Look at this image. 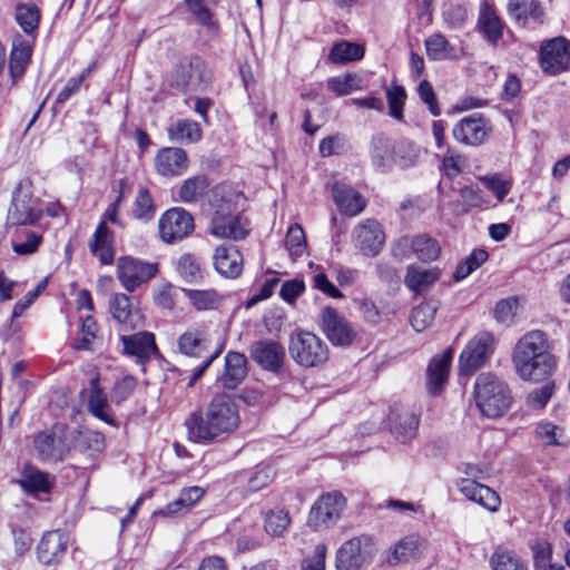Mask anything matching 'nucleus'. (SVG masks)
<instances>
[{"label": "nucleus", "instance_id": "obj_16", "mask_svg": "<svg viewBox=\"0 0 570 570\" xmlns=\"http://www.w3.org/2000/svg\"><path fill=\"white\" fill-rule=\"evenodd\" d=\"M355 247L365 256H376L384 246L385 233L381 224L374 219L360 223L352 234Z\"/></svg>", "mask_w": 570, "mask_h": 570}, {"label": "nucleus", "instance_id": "obj_45", "mask_svg": "<svg viewBox=\"0 0 570 570\" xmlns=\"http://www.w3.org/2000/svg\"><path fill=\"white\" fill-rule=\"evenodd\" d=\"M156 214V205L150 191L146 187L138 189L131 209L135 219L147 223L150 222Z\"/></svg>", "mask_w": 570, "mask_h": 570}, {"label": "nucleus", "instance_id": "obj_18", "mask_svg": "<svg viewBox=\"0 0 570 570\" xmlns=\"http://www.w3.org/2000/svg\"><path fill=\"white\" fill-rule=\"evenodd\" d=\"M16 483L26 494L37 498L39 494L50 493L55 476L32 464H24Z\"/></svg>", "mask_w": 570, "mask_h": 570}, {"label": "nucleus", "instance_id": "obj_23", "mask_svg": "<svg viewBox=\"0 0 570 570\" xmlns=\"http://www.w3.org/2000/svg\"><path fill=\"white\" fill-rule=\"evenodd\" d=\"M184 3L194 20L205 29L207 39L217 41L220 37V24L207 2L205 0H184Z\"/></svg>", "mask_w": 570, "mask_h": 570}, {"label": "nucleus", "instance_id": "obj_60", "mask_svg": "<svg viewBox=\"0 0 570 570\" xmlns=\"http://www.w3.org/2000/svg\"><path fill=\"white\" fill-rule=\"evenodd\" d=\"M137 381L131 375H124L118 379L110 391L111 401L116 404H120L127 400L135 391Z\"/></svg>", "mask_w": 570, "mask_h": 570}, {"label": "nucleus", "instance_id": "obj_46", "mask_svg": "<svg viewBox=\"0 0 570 570\" xmlns=\"http://www.w3.org/2000/svg\"><path fill=\"white\" fill-rule=\"evenodd\" d=\"M425 48L429 58L433 60H445L454 58V48L441 33H433L425 40Z\"/></svg>", "mask_w": 570, "mask_h": 570}, {"label": "nucleus", "instance_id": "obj_28", "mask_svg": "<svg viewBox=\"0 0 570 570\" xmlns=\"http://www.w3.org/2000/svg\"><path fill=\"white\" fill-rule=\"evenodd\" d=\"M247 376L246 356L238 352H228L225 356V370L218 381L224 389H236Z\"/></svg>", "mask_w": 570, "mask_h": 570}, {"label": "nucleus", "instance_id": "obj_42", "mask_svg": "<svg viewBox=\"0 0 570 570\" xmlns=\"http://www.w3.org/2000/svg\"><path fill=\"white\" fill-rule=\"evenodd\" d=\"M490 566L492 570H528L514 550L503 546H498L491 558Z\"/></svg>", "mask_w": 570, "mask_h": 570}, {"label": "nucleus", "instance_id": "obj_59", "mask_svg": "<svg viewBox=\"0 0 570 570\" xmlns=\"http://www.w3.org/2000/svg\"><path fill=\"white\" fill-rule=\"evenodd\" d=\"M347 139L342 134H334L323 138L318 145V153L322 157L341 155L345 151Z\"/></svg>", "mask_w": 570, "mask_h": 570}, {"label": "nucleus", "instance_id": "obj_7", "mask_svg": "<svg viewBox=\"0 0 570 570\" xmlns=\"http://www.w3.org/2000/svg\"><path fill=\"white\" fill-rule=\"evenodd\" d=\"M41 217L37 200L32 197L31 185L27 180L19 181L12 193L11 206L8 210V223L11 225H32Z\"/></svg>", "mask_w": 570, "mask_h": 570}, {"label": "nucleus", "instance_id": "obj_58", "mask_svg": "<svg viewBox=\"0 0 570 570\" xmlns=\"http://www.w3.org/2000/svg\"><path fill=\"white\" fill-rule=\"evenodd\" d=\"M556 390L553 382H547L542 386L531 391L525 400L527 405L533 410H542L546 407Z\"/></svg>", "mask_w": 570, "mask_h": 570}, {"label": "nucleus", "instance_id": "obj_29", "mask_svg": "<svg viewBox=\"0 0 570 570\" xmlns=\"http://www.w3.org/2000/svg\"><path fill=\"white\" fill-rule=\"evenodd\" d=\"M250 355L262 367L276 371L284 360L283 347L274 341H259L252 345Z\"/></svg>", "mask_w": 570, "mask_h": 570}, {"label": "nucleus", "instance_id": "obj_41", "mask_svg": "<svg viewBox=\"0 0 570 570\" xmlns=\"http://www.w3.org/2000/svg\"><path fill=\"white\" fill-rule=\"evenodd\" d=\"M183 293L197 311L216 309L224 301L215 289H183Z\"/></svg>", "mask_w": 570, "mask_h": 570}, {"label": "nucleus", "instance_id": "obj_13", "mask_svg": "<svg viewBox=\"0 0 570 570\" xmlns=\"http://www.w3.org/2000/svg\"><path fill=\"white\" fill-rule=\"evenodd\" d=\"M38 456L43 461H61L69 452L66 426L57 424L50 432H41L35 438Z\"/></svg>", "mask_w": 570, "mask_h": 570}, {"label": "nucleus", "instance_id": "obj_35", "mask_svg": "<svg viewBox=\"0 0 570 570\" xmlns=\"http://www.w3.org/2000/svg\"><path fill=\"white\" fill-rule=\"evenodd\" d=\"M507 11L510 18L521 26L530 19L541 22L544 14L538 0H508Z\"/></svg>", "mask_w": 570, "mask_h": 570}, {"label": "nucleus", "instance_id": "obj_19", "mask_svg": "<svg viewBox=\"0 0 570 570\" xmlns=\"http://www.w3.org/2000/svg\"><path fill=\"white\" fill-rule=\"evenodd\" d=\"M213 266L223 277L235 278L243 271V256L236 246L222 244L214 250Z\"/></svg>", "mask_w": 570, "mask_h": 570}, {"label": "nucleus", "instance_id": "obj_40", "mask_svg": "<svg viewBox=\"0 0 570 570\" xmlns=\"http://www.w3.org/2000/svg\"><path fill=\"white\" fill-rule=\"evenodd\" d=\"M202 134L199 124L190 119H180L168 128L169 139L180 144H195L202 138Z\"/></svg>", "mask_w": 570, "mask_h": 570}, {"label": "nucleus", "instance_id": "obj_34", "mask_svg": "<svg viewBox=\"0 0 570 570\" xmlns=\"http://www.w3.org/2000/svg\"><path fill=\"white\" fill-rule=\"evenodd\" d=\"M424 548L419 535H407L397 541L387 552L386 561L391 566L405 563L415 558Z\"/></svg>", "mask_w": 570, "mask_h": 570}, {"label": "nucleus", "instance_id": "obj_26", "mask_svg": "<svg viewBox=\"0 0 570 570\" xmlns=\"http://www.w3.org/2000/svg\"><path fill=\"white\" fill-rule=\"evenodd\" d=\"M88 411L91 415L109 425L114 426L116 424L107 395L100 386L98 373L89 381Z\"/></svg>", "mask_w": 570, "mask_h": 570}, {"label": "nucleus", "instance_id": "obj_62", "mask_svg": "<svg viewBox=\"0 0 570 570\" xmlns=\"http://www.w3.org/2000/svg\"><path fill=\"white\" fill-rule=\"evenodd\" d=\"M417 426V416L413 413H409L404 415L403 422L394 425L393 433L400 442L406 443L416 435Z\"/></svg>", "mask_w": 570, "mask_h": 570}, {"label": "nucleus", "instance_id": "obj_33", "mask_svg": "<svg viewBox=\"0 0 570 570\" xmlns=\"http://www.w3.org/2000/svg\"><path fill=\"white\" fill-rule=\"evenodd\" d=\"M67 537L65 533L56 530L47 532L37 547V554L40 562L51 564L55 560L65 553L67 549Z\"/></svg>", "mask_w": 570, "mask_h": 570}, {"label": "nucleus", "instance_id": "obj_51", "mask_svg": "<svg viewBox=\"0 0 570 570\" xmlns=\"http://www.w3.org/2000/svg\"><path fill=\"white\" fill-rule=\"evenodd\" d=\"M441 247L439 243L426 234L415 235L414 256L422 262H433L439 258Z\"/></svg>", "mask_w": 570, "mask_h": 570}, {"label": "nucleus", "instance_id": "obj_20", "mask_svg": "<svg viewBox=\"0 0 570 570\" xmlns=\"http://www.w3.org/2000/svg\"><path fill=\"white\" fill-rule=\"evenodd\" d=\"M459 491L470 501L484 509L494 512L501 504V499L495 491L476 481L465 478L458 483Z\"/></svg>", "mask_w": 570, "mask_h": 570}, {"label": "nucleus", "instance_id": "obj_4", "mask_svg": "<svg viewBox=\"0 0 570 570\" xmlns=\"http://www.w3.org/2000/svg\"><path fill=\"white\" fill-rule=\"evenodd\" d=\"M474 395L481 413L491 419L502 416L512 403L509 386L490 373H482L476 377Z\"/></svg>", "mask_w": 570, "mask_h": 570}, {"label": "nucleus", "instance_id": "obj_2", "mask_svg": "<svg viewBox=\"0 0 570 570\" xmlns=\"http://www.w3.org/2000/svg\"><path fill=\"white\" fill-rule=\"evenodd\" d=\"M512 362L517 375L522 381L533 383L547 380L557 368V358L550 351L549 341L539 330L530 331L519 338Z\"/></svg>", "mask_w": 570, "mask_h": 570}, {"label": "nucleus", "instance_id": "obj_11", "mask_svg": "<svg viewBox=\"0 0 570 570\" xmlns=\"http://www.w3.org/2000/svg\"><path fill=\"white\" fill-rule=\"evenodd\" d=\"M374 553V544L368 537H355L345 541L336 553L337 570H360L368 563Z\"/></svg>", "mask_w": 570, "mask_h": 570}, {"label": "nucleus", "instance_id": "obj_9", "mask_svg": "<svg viewBox=\"0 0 570 570\" xmlns=\"http://www.w3.org/2000/svg\"><path fill=\"white\" fill-rule=\"evenodd\" d=\"M494 350V336L490 332L476 334L465 345L459 356L460 373L464 375L473 374L480 368Z\"/></svg>", "mask_w": 570, "mask_h": 570}, {"label": "nucleus", "instance_id": "obj_39", "mask_svg": "<svg viewBox=\"0 0 570 570\" xmlns=\"http://www.w3.org/2000/svg\"><path fill=\"white\" fill-rule=\"evenodd\" d=\"M32 42L17 35L9 55V71H24L31 60Z\"/></svg>", "mask_w": 570, "mask_h": 570}, {"label": "nucleus", "instance_id": "obj_27", "mask_svg": "<svg viewBox=\"0 0 570 570\" xmlns=\"http://www.w3.org/2000/svg\"><path fill=\"white\" fill-rule=\"evenodd\" d=\"M124 352L136 357L138 362H145L156 351L155 336L150 332H138L131 335L120 336Z\"/></svg>", "mask_w": 570, "mask_h": 570}, {"label": "nucleus", "instance_id": "obj_32", "mask_svg": "<svg viewBox=\"0 0 570 570\" xmlns=\"http://www.w3.org/2000/svg\"><path fill=\"white\" fill-rule=\"evenodd\" d=\"M478 26L490 43L497 45L501 40L504 24L488 1L480 4Z\"/></svg>", "mask_w": 570, "mask_h": 570}, {"label": "nucleus", "instance_id": "obj_10", "mask_svg": "<svg viewBox=\"0 0 570 570\" xmlns=\"http://www.w3.org/2000/svg\"><path fill=\"white\" fill-rule=\"evenodd\" d=\"M158 271L156 263H150L132 256H121L117 262V277L124 288L134 292L141 284L153 278Z\"/></svg>", "mask_w": 570, "mask_h": 570}, {"label": "nucleus", "instance_id": "obj_61", "mask_svg": "<svg viewBox=\"0 0 570 570\" xmlns=\"http://www.w3.org/2000/svg\"><path fill=\"white\" fill-rule=\"evenodd\" d=\"M275 476V472L271 466H258L247 479V490L250 492L259 491L266 488Z\"/></svg>", "mask_w": 570, "mask_h": 570}, {"label": "nucleus", "instance_id": "obj_30", "mask_svg": "<svg viewBox=\"0 0 570 570\" xmlns=\"http://www.w3.org/2000/svg\"><path fill=\"white\" fill-rule=\"evenodd\" d=\"M333 197L340 210L348 216L358 215L366 205L364 197L353 187L343 183H335Z\"/></svg>", "mask_w": 570, "mask_h": 570}, {"label": "nucleus", "instance_id": "obj_57", "mask_svg": "<svg viewBox=\"0 0 570 570\" xmlns=\"http://www.w3.org/2000/svg\"><path fill=\"white\" fill-rule=\"evenodd\" d=\"M98 326L92 316L82 318L79 337L73 343V348L89 351L92 347V342L96 338Z\"/></svg>", "mask_w": 570, "mask_h": 570}, {"label": "nucleus", "instance_id": "obj_36", "mask_svg": "<svg viewBox=\"0 0 570 570\" xmlns=\"http://www.w3.org/2000/svg\"><path fill=\"white\" fill-rule=\"evenodd\" d=\"M205 494V490L194 485L185 488L180 491L178 498L168 503L164 509L155 512L156 515L173 517L178 513L187 512L193 508Z\"/></svg>", "mask_w": 570, "mask_h": 570}, {"label": "nucleus", "instance_id": "obj_44", "mask_svg": "<svg viewBox=\"0 0 570 570\" xmlns=\"http://www.w3.org/2000/svg\"><path fill=\"white\" fill-rule=\"evenodd\" d=\"M209 187L208 178L205 175L189 177L183 181L178 196L184 203H191L200 199Z\"/></svg>", "mask_w": 570, "mask_h": 570}, {"label": "nucleus", "instance_id": "obj_6", "mask_svg": "<svg viewBox=\"0 0 570 570\" xmlns=\"http://www.w3.org/2000/svg\"><path fill=\"white\" fill-rule=\"evenodd\" d=\"M288 351L292 358L305 367H314L328 358V347L312 332L298 330L291 334Z\"/></svg>", "mask_w": 570, "mask_h": 570}, {"label": "nucleus", "instance_id": "obj_15", "mask_svg": "<svg viewBox=\"0 0 570 570\" xmlns=\"http://www.w3.org/2000/svg\"><path fill=\"white\" fill-rule=\"evenodd\" d=\"M540 65L543 71H568L570 69V40L556 37L541 43Z\"/></svg>", "mask_w": 570, "mask_h": 570}, {"label": "nucleus", "instance_id": "obj_24", "mask_svg": "<svg viewBox=\"0 0 570 570\" xmlns=\"http://www.w3.org/2000/svg\"><path fill=\"white\" fill-rule=\"evenodd\" d=\"M442 271L436 267H422L411 264L406 268L404 277L405 286L415 294L428 292L440 278Z\"/></svg>", "mask_w": 570, "mask_h": 570}, {"label": "nucleus", "instance_id": "obj_37", "mask_svg": "<svg viewBox=\"0 0 570 570\" xmlns=\"http://www.w3.org/2000/svg\"><path fill=\"white\" fill-rule=\"evenodd\" d=\"M176 271L186 283H200L206 276V268L200 258L193 253H184L176 261Z\"/></svg>", "mask_w": 570, "mask_h": 570}, {"label": "nucleus", "instance_id": "obj_56", "mask_svg": "<svg viewBox=\"0 0 570 570\" xmlns=\"http://www.w3.org/2000/svg\"><path fill=\"white\" fill-rule=\"evenodd\" d=\"M487 189L492 191L498 202H502L510 193L512 183L501 174L485 175L479 178Z\"/></svg>", "mask_w": 570, "mask_h": 570}, {"label": "nucleus", "instance_id": "obj_38", "mask_svg": "<svg viewBox=\"0 0 570 570\" xmlns=\"http://www.w3.org/2000/svg\"><path fill=\"white\" fill-rule=\"evenodd\" d=\"M40 18L41 12L33 3L19 2L14 7V19L17 23L27 36L33 39L39 28Z\"/></svg>", "mask_w": 570, "mask_h": 570}, {"label": "nucleus", "instance_id": "obj_21", "mask_svg": "<svg viewBox=\"0 0 570 570\" xmlns=\"http://www.w3.org/2000/svg\"><path fill=\"white\" fill-rule=\"evenodd\" d=\"M489 131L482 117H466L454 126L453 137L464 145L479 146L485 141Z\"/></svg>", "mask_w": 570, "mask_h": 570}, {"label": "nucleus", "instance_id": "obj_43", "mask_svg": "<svg viewBox=\"0 0 570 570\" xmlns=\"http://www.w3.org/2000/svg\"><path fill=\"white\" fill-rule=\"evenodd\" d=\"M371 157L374 166L386 169L393 163V148L390 139L382 135L373 137L371 142Z\"/></svg>", "mask_w": 570, "mask_h": 570}, {"label": "nucleus", "instance_id": "obj_1", "mask_svg": "<svg viewBox=\"0 0 570 570\" xmlns=\"http://www.w3.org/2000/svg\"><path fill=\"white\" fill-rule=\"evenodd\" d=\"M240 424L238 406L226 393H217L204 412H193L185 421L189 439L213 443L233 434Z\"/></svg>", "mask_w": 570, "mask_h": 570}, {"label": "nucleus", "instance_id": "obj_49", "mask_svg": "<svg viewBox=\"0 0 570 570\" xmlns=\"http://www.w3.org/2000/svg\"><path fill=\"white\" fill-rule=\"evenodd\" d=\"M289 524L291 517L288 512L282 509L268 511L264 519L265 531L274 538L283 537Z\"/></svg>", "mask_w": 570, "mask_h": 570}, {"label": "nucleus", "instance_id": "obj_31", "mask_svg": "<svg viewBox=\"0 0 570 570\" xmlns=\"http://www.w3.org/2000/svg\"><path fill=\"white\" fill-rule=\"evenodd\" d=\"M89 248L91 254L98 257L102 265L112 264L115 259L114 235L105 222L97 226Z\"/></svg>", "mask_w": 570, "mask_h": 570}, {"label": "nucleus", "instance_id": "obj_3", "mask_svg": "<svg viewBox=\"0 0 570 570\" xmlns=\"http://www.w3.org/2000/svg\"><path fill=\"white\" fill-rule=\"evenodd\" d=\"M238 194L217 186L213 190L212 205L215 207L209 233L218 238L243 239L248 234V224L240 215L233 213Z\"/></svg>", "mask_w": 570, "mask_h": 570}, {"label": "nucleus", "instance_id": "obj_64", "mask_svg": "<svg viewBox=\"0 0 570 570\" xmlns=\"http://www.w3.org/2000/svg\"><path fill=\"white\" fill-rule=\"evenodd\" d=\"M305 291V283L302 279L294 278L282 284L279 296L286 303H294Z\"/></svg>", "mask_w": 570, "mask_h": 570}, {"label": "nucleus", "instance_id": "obj_17", "mask_svg": "<svg viewBox=\"0 0 570 570\" xmlns=\"http://www.w3.org/2000/svg\"><path fill=\"white\" fill-rule=\"evenodd\" d=\"M154 166L156 173L163 177H178L188 169L189 158L183 148L164 147L158 150Z\"/></svg>", "mask_w": 570, "mask_h": 570}, {"label": "nucleus", "instance_id": "obj_52", "mask_svg": "<svg viewBox=\"0 0 570 570\" xmlns=\"http://www.w3.org/2000/svg\"><path fill=\"white\" fill-rule=\"evenodd\" d=\"M42 242V234L33 230H21L12 240V249L17 255L36 253Z\"/></svg>", "mask_w": 570, "mask_h": 570}, {"label": "nucleus", "instance_id": "obj_53", "mask_svg": "<svg viewBox=\"0 0 570 570\" xmlns=\"http://www.w3.org/2000/svg\"><path fill=\"white\" fill-rule=\"evenodd\" d=\"M535 433L544 445L567 446L568 444V439L563 436L561 429L551 422H540L537 425Z\"/></svg>", "mask_w": 570, "mask_h": 570}, {"label": "nucleus", "instance_id": "obj_48", "mask_svg": "<svg viewBox=\"0 0 570 570\" xmlns=\"http://www.w3.org/2000/svg\"><path fill=\"white\" fill-rule=\"evenodd\" d=\"M327 86L331 91L337 96L348 95L352 91L363 88L364 82L357 73H340L327 80Z\"/></svg>", "mask_w": 570, "mask_h": 570}, {"label": "nucleus", "instance_id": "obj_8", "mask_svg": "<svg viewBox=\"0 0 570 570\" xmlns=\"http://www.w3.org/2000/svg\"><path fill=\"white\" fill-rule=\"evenodd\" d=\"M346 507V499L340 492L321 495L312 505L307 523L314 530H322L336 523Z\"/></svg>", "mask_w": 570, "mask_h": 570}, {"label": "nucleus", "instance_id": "obj_25", "mask_svg": "<svg viewBox=\"0 0 570 570\" xmlns=\"http://www.w3.org/2000/svg\"><path fill=\"white\" fill-rule=\"evenodd\" d=\"M112 317L122 326V330H134L142 326V315L131 307L129 297L118 293L112 295L109 302Z\"/></svg>", "mask_w": 570, "mask_h": 570}, {"label": "nucleus", "instance_id": "obj_47", "mask_svg": "<svg viewBox=\"0 0 570 570\" xmlns=\"http://www.w3.org/2000/svg\"><path fill=\"white\" fill-rule=\"evenodd\" d=\"M364 56V48L361 45L341 41L333 46L330 52V59L334 63H347L360 60Z\"/></svg>", "mask_w": 570, "mask_h": 570}, {"label": "nucleus", "instance_id": "obj_5", "mask_svg": "<svg viewBox=\"0 0 570 570\" xmlns=\"http://www.w3.org/2000/svg\"><path fill=\"white\" fill-rule=\"evenodd\" d=\"M178 351L190 358L200 361L199 365L193 371L188 385L193 386L208 368V366L218 357L220 350H212L206 332L203 328H190L184 332L177 340Z\"/></svg>", "mask_w": 570, "mask_h": 570}, {"label": "nucleus", "instance_id": "obj_22", "mask_svg": "<svg viewBox=\"0 0 570 570\" xmlns=\"http://www.w3.org/2000/svg\"><path fill=\"white\" fill-rule=\"evenodd\" d=\"M453 355L454 350L449 347L442 354L431 360L426 371L428 391L431 394L438 395L446 384Z\"/></svg>", "mask_w": 570, "mask_h": 570}, {"label": "nucleus", "instance_id": "obj_12", "mask_svg": "<svg viewBox=\"0 0 570 570\" xmlns=\"http://www.w3.org/2000/svg\"><path fill=\"white\" fill-rule=\"evenodd\" d=\"M321 327L328 341L335 346H350L356 337V331L351 323L332 307L322 309Z\"/></svg>", "mask_w": 570, "mask_h": 570}, {"label": "nucleus", "instance_id": "obj_55", "mask_svg": "<svg viewBox=\"0 0 570 570\" xmlns=\"http://www.w3.org/2000/svg\"><path fill=\"white\" fill-rule=\"evenodd\" d=\"M389 104V114L391 117L401 120L403 118V107L406 100V92L400 85H391L385 89Z\"/></svg>", "mask_w": 570, "mask_h": 570}, {"label": "nucleus", "instance_id": "obj_14", "mask_svg": "<svg viewBox=\"0 0 570 570\" xmlns=\"http://www.w3.org/2000/svg\"><path fill=\"white\" fill-rule=\"evenodd\" d=\"M160 238L168 244L181 240L194 229V219L183 208L167 210L158 222Z\"/></svg>", "mask_w": 570, "mask_h": 570}, {"label": "nucleus", "instance_id": "obj_54", "mask_svg": "<svg viewBox=\"0 0 570 570\" xmlns=\"http://www.w3.org/2000/svg\"><path fill=\"white\" fill-rule=\"evenodd\" d=\"M438 307L431 302H424L414 307L411 314V324L416 332H423L434 321Z\"/></svg>", "mask_w": 570, "mask_h": 570}, {"label": "nucleus", "instance_id": "obj_63", "mask_svg": "<svg viewBox=\"0 0 570 570\" xmlns=\"http://www.w3.org/2000/svg\"><path fill=\"white\" fill-rule=\"evenodd\" d=\"M464 165L463 156L449 149L442 158L440 169L446 177L454 178L461 174Z\"/></svg>", "mask_w": 570, "mask_h": 570}, {"label": "nucleus", "instance_id": "obj_50", "mask_svg": "<svg viewBox=\"0 0 570 570\" xmlns=\"http://www.w3.org/2000/svg\"><path fill=\"white\" fill-rule=\"evenodd\" d=\"M285 247L292 261H296L305 254L307 247L306 237L299 224H293L287 229Z\"/></svg>", "mask_w": 570, "mask_h": 570}]
</instances>
